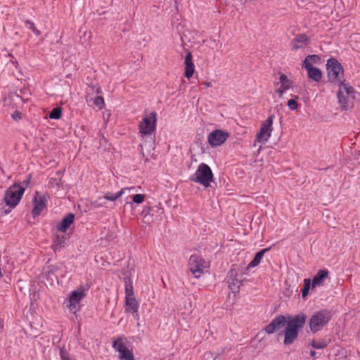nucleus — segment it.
<instances>
[{
	"mask_svg": "<svg viewBox=\"0 0 360 360\" xmlns=\"http://www.w3.org/2000/svg\"><path fill=\"white\" fill-rule=\"evenodd\" d=\"M202 84L204 85L205 87H211V88L214 87L212 82H202Z\"/></svg>",
	"mask_w": 360,
	"mask_h": 360,
	"instance_id": "nucleus-40",
	"label": "nucleus"
},
{
	"mask_svg": "<svg viewBox=\"0 0 360 360\" xmlns=\"http://www.w3.org/2000/svg\"><path fill=\"white\" fill-rule=\"evenodd\" d=\"M330 319L331 314L326 309L314 312L309 320L310 330L314 333L321 330Z\"/></svg>",
	"mask_w": 360,
	"mask_h": 360,
	"instance_id": "nucleus-3",
	"label": "nucleus"
},
{
	"mask_svg": "<svg viewBox=\"0 0 360 360\" xmlns=\"http://www.w3.org/2000/svg\"><path fill=\"white\" fill-rule=\"evenodd\" d=\"M274 117V115H269L267 120L262 124L260 131L257 135V139L259 142L266 141L271 136Z\"/></svg>",
	"mask_w": 360,
	"mask_h": 360,
	"instance_id": "nucleus-10",
	"label": "nucleus"
},
{
	"mask_svg": "<svg viewBox=\"0 0 360 360\" xmlns=\"http://www.w3.org/2000/svg\"><path fill=\"white\" fill-rule=\"evenodd\" d=\"M283 92H284V91H279V93H280L279 96H280V97H281V96H282V95H283Z\"/></svg>",
	"mask_w": 360,
	"mask_h": 360,
	"instance_id": "nucleus-46",
	"label": "nucleus"
},
{
	"mask_svg": "<svg viewBox=\"0 0 360 360\" xmlns=\"http://www.w3.org/2000/svg\"><path fill=\"white\" fill-rule=\"evenodd\" d=\"M12 118L15 120V121H18L19 120H20L22 118V114L21 112H20L19 111L16 110L15 111L13 114H12Z\"/></svg>",
	"mask_w": 360,
	"mask_h": 360,
	"instance_id": "nucleus-39",
	"label": "nucleus"
},
{
	"mask_svg": "<svg viewBox=\"0 0 360 360\" xmlns=\"http://www.w3.org/2000/svg\"><path fill=\"white\" fill-rule=\"evenodd\" d=\"M25 188L15 184L10 186L6 191L4 195L5 203L11 208L15 207L20 202Z\"/></svg>",
	"mask_w": 360,
	"mask_h": 360,
	"instance_id": "nucleus-5",
	"label": "nucleus"
},
{
	"mask_svg": "<svg viewBox=\"0 0 360 360\" xmlns=\"http://www.w3.org/2000/svg\"><path fill=\"white\" fill-rule=\"evenodd\" d=\"M56 174L58 176H60L62 175V172L61 171H58L56 172Z\"/></svg>",
	"mask_w": 360,
	"mask_h": 360,
	"instance_id": "nucleus-45",
	"label": "nucleus"
},
{
	"mask_svg": "<svg viewBox=\"0 0 360 360\" xmlns=\"http://www.w3.org/2000/svg\"><path fill=\"white\" fill-rule=\"evenodd\" d=\"M105 198H104V195L102 197H98L97 200H96L94 202L95 207H103L105 205Z\"/></svg>",
	"mask_w": 360,
	"mask_h": 360,
	"instance_id": "nucleus-37",
	"label": "nucleus"
},
{
	"mask_svg": "<svg viewBox=\"0 0 360 360\" xmlns=\"http://www.w3.org/2000/svg\"><path fill=\"white\" fill-rule=\"evenodd\" d=\"M65 239L64 235H58L51 246L52 250L56 252L61 247L64 246Z\"/></svg>",
	"mask_w": 360,
	"mask_h": 360,
	"instance_id": "nucleus-26",
	"label": "nucleus"
},
{
	"mask_svg": "<svg viewBox=\"0 0 360 360\" xmlns=\"http://www.w3.org/2000/svg\"><path fill=\"white\" fill-rule=\"evenodd\" d=\"M30 176L29 178H27L26 180L23 181V184L26 186H28L30 184Z\"/></svg>",
	"mask_w": 360,
	"mask_h": 360,
	"instance_id": "nucleus-41",
	"label": "nucleus"
},
{
	"mask_svg": "<svg viewBox=\"0 0 360 360\" xmlns=\"http://www.w3.org/2000/svg\"><path fill=\"white\" fill-rule=\"evenodd\" d=\"M157 114L154 112L146 115L139 124V131L142 135H151L155 128Z\"/></svg>",
	"mask_w": 360,
	"mask_h": 360,
	"instance_id": "nucleus-6",
	"label": "nucleus"
},
{
	"mask_svg": "<svg viewBox=\"0 0 360 360\" xmlns=\"http://www.w3.org/2000/svg\"><path fill=\"white\" fill-rule=\"evenodd\" d=\"M96 90V91H98V90H100V88H99V87H98Z\"/></svg>",
	"mask_w": 360,
	"mask_h": 360,
	"instance_id": "nucleus-48",
	"label": "nucleus"
},
{
	"mask_svg": "<svg viewBox=\"0 0 360 360\" xmlns=\"http://www.w3.org/2000/svg\"><path fill=\"white\" fill-rule=\"evenodd\" d=\"M190 180L199 183L205 187H208L213 181V174L211 168L205 163H201L195 174L190 176Z\"/></svg>",
	"mask_w": 360,
	"mask_h": 360,
	"instance_id": "nucleus-4",
	"label": "nucleus"
},
{
	"mask_svg": "<svg viewBox=\"0 0 360 360\" xmlns=\"http://www.w3.org/2000/svg\"><path fill=\"white\" fill-rule=\"evenodd\" d=\"M145 195L143 194H136L133 196V202L136 204H141L144 201Z\"/></svg>",
	"mask_w": 360,
	"mask_h": 360,
	"instance_id": "nucleus-36",
	"label": "nucleus"
},
{
	"mask_svg": "<svg viewBox=\"0 0 360 360\" xmlns=\"http://www.w3.org/2000/svg\"><path fill=\"white\" fill-rule=\"evenodd\" d=\"M229 137V133L221 129L212 131L207 137V141L212 146H218L223 144Z\"/></svg>",
	"mask_w": 360,
	"mask_h": 360,
	"instance_id": "nucleus-11",
	"label": "nucleus"
},
{
	"mask_svg": "<svg viewBox=\"0 0 360 360\" xmlns=\"http://www.w3.org/2000/svg\"><path fill=\"white\" fill-rule=\"evenodd\" d=\"M311 345L315 349H324L327 347V343L325 340L316 341L313 340Z\"/></svg>",
	"mask_w": 360,
	"mask_h": 360,
	"instance_id": "nucleus-32",
	"label": "nucleus"
},
{
	"mask_svg": "<svg viewBox=\"0 0 360 360\" xmlns=\"http://www.w3.org/2000/svg\"><path fill=\"white\" fill-rule=\"evenodd\" d=\"M279 81L281 83V88L279 90H288L290 89H294L297 87L294 81L290 79L288 76L284 74H281L279 77Z\"/></svg>",
	"mask_w": 360,
	"mask_h": 360,
	"instance_id": "nucleus-20",
	"label": "nucleus"
},
{
	"mask_svg": "<svg viewBox=\"0 0 360 360\" xmlns=\"http://www.w3.org/2000/svg\"><path fill=\"white\" fill-rule=\"evenodd\" d=\"M311 286V283L310 278H305L304 280V287L302 290V296L303 298L308 295Z\"/></svg>",
	"mask_w": 360,
	"mask_h": 360,
	"instance_id": "nucleus-29",
	"label": "nucleus"
},
{
	"mask_svg": "<svg viewBox=\"0 0 360 360\" xmlns=\"http://www.w3.org/2000/svg\"><path fill=\"white\" fill-rule=\"evenodd\" d=\"M185 77L188 79L191 78L195 70V65L193 63V56L191 51H188L185 56Z\"/></svg>",
	"mask_w": 360,
	"mask_h": 360,
	"instance_id": "nucleus-16",
	"label": "nucleus"
},
{
	"mask_svg": "<svg viewBox=\"0 0 360 360\" xmlns=\"http://www.w3.org/2000/svg\"><path fill=\"white\" fill-rule=\"evenodd\" d=\"M328 276V271L327 269H320L316 274L314 276L311 283V288H314L316 286L323 285L324 280Z\"/></svg>",
	"mask_w": 360,
	"mask_h": 360,
	"instance_id": "nucleus-17",
	"label": "nucleus"
},
{
	"mask_svg": "<svg viewBox=\"0 0 360 360\" xmlns=\"http://www.w3.org/2000/svg\"><path fill=\"white\" fill-rule=\"evenodd\" d=\"M139 304L135 297H125L126 312H137Z\"/></svg>",
	"mask_w": 360,
	"mask_h": 360,
	"instance_id": "nucleus-21",
	"label": "nucleus"
},
{
	"mask_svg": "<svg viewBox=\"0 0 360 360\" xmlns=\"http://www.w3.org/2000/svg\"><path fill=\"white\" fill-rule=\"evenodd\" d=\"M269 250V248H265V249H263L261 251L258 252L255 255L254 259L249 263L248 268H253V267L257 266L259 264L260 261L262 260L264 253L266 252H267Z\"/></svg>",
	"mask_w": 360,
	"mask_h": 360,
	"instance_id": "nucleus-25",
	"label": "nucleus"
},
{
	"mask_svg": "<svg viewBox=\"0 0 360 360\" xmlns=\"http://www.w3.org/2000/svg\"><path fill=\"white\" fill-rule=\"evenodd\" d=\"M59 270V266L56 265H50L47 267L46 270L43 273V278H51V281L58 280L56 276V272Z\"/></svg>",
	"mask_w": 360,
	"mask_h": 360,
	"instance_id": "nucleus-22",
	"label": "nucleus"
},
{
	"mask_svg": "<svg viewBox=\"0 0 360 360\" xmlns=\"http://www.w3.org/2000/svg\"><path fill=\"white\" fill-rule=\"evenodd\" d=\"M297 98V97H295V98L288 100L287 102V105L292 110H295L297 108V103L296 101Z\"/></svg>",
	"mask_w": 360,
	"mask_h": 360,
	"instance_id": "nucleus-34",
	"label": "nucleus"
},
{
	"mask_svg": "<svg viewBox=\"0 0 360 360\" xmlns=\"http://www.w3.org/2000/svg\"><path fill=\"white\" fill-rule=\"evenodd\" d=\"M32 202L34 203L32 215L34 217H36L40 215L43 210L46 207L47 198L45 195H39V192L36 191Z\"/></svg>",
	"mask_w": 360,
	"mask_h": 360,
	"instance_id": "nucleus-13",
	"label": "nucleus"
},
{
	"mask_svg": "<svg viewBox=\"0 0 360 360\" xmlns=\"http://www.w3.org/2000/svg\"><path fill=\"white\" fill-rule=\"evenodd\" d=\"M307 71V75L309 78L313 79L315 82H319L322 78V72L319 68L314 67L312 65H308L304 67Z\"/></svg>",
	"mask_w": 360,
	"mask_h": 360,
	"instance_id": "nucleus-18",
	"label": "nucleus"
},
{
	"mask_svg": "<svg viewBox=\"0 0 360 360\" xmlns=\"http://www.w3.org/2000/svg\"><path fill=\"white\" fill-rule=\"evenodd\" d=\"M337 97L342 110H347L354 106L356 91H338Z\"/></svg>",
	"mask_w": 360,
	"mask_h": 360,
	"instance_id": "nucleus-7",
	"label": "nucleus"
},
{
	"mask_svg": "<svg viewBox=\"0 0 360 360\" xmlns=\"http://www.w3.org/2000/svg\"><path fill=\"white\" fill-rule=\"evenodd\" d=\"M75 219V215L72 213H69L66 215L57 225V229L59 231L65 232L70 226L73 223Z\"/></svg>",
	"mask_w": 360,
	"mask_h": 360,
	"instance_id": "nucleus-19",
	"label": "nucleus"
},
{
	"mask_svg": "<svg viewBox=\"0 0 360 360\" xmlns=\"http://www.w3.org/2000/svg\"><path fill=\"white\" fill-rule=\"evenodd\" d=\"M60 356L61 360H73L70 357L69 353L64 348L60 349Z\"/></svg>",
	"mask_w": 360,
	"mask_h": 360,
	"instance_id": "nucleus-35",
	"label": "nucleus"
},
{
	"mask_svg": "<svg viewBox=\"0 0 360 360\" xmlns=\"http://www.w3.org/2000/svg\"><path fill=\"white\" fill-rule=\"evenodd\" d=\"M84 296L85 292L84 289H78L72 292L69 297L68 304L67 305L72 312L75 313L77 311L78 304Z\"/></svg>",
	"mask_w": 360,
	"mask_h": 360,
	"instance_id": "nucleus-14",
	"label": "nucleus"
},
{
	"mask_svg": "<svg viewBox=\"0 0 360 360\" xmlns=\"http://www.w3.org/2000/svg\"><path fill=\"white\" fill-rule=\"evenodd\" d=\"M224 352V349H221L220 352L217 354L211 352H205L204 354V360H216L219 354H221Z\"/></svg>",
	"mask_w": 360,
	"mask_h": 360,
	"instance_id": "nucleus-31",
	"label": "nucleus"
},
{
	"mask_svg": "<svg viewBox=\"0 0 360 360\" xmlns=\"http://www.w3.org/2000/svg\"><path fill=\"white\" fill-rule=\"evenodd\" d=\"M326 69L328 81L337 84L339 90H354L352 86L345 83V79H343V67L337 59L329 58L327 60Z\"/></svg>",
	"mask_w": 360,
	"mask_h": 360,
	"instance_id": "nucleus-2",
	"label": "nucleus"
},
{
	"mask_svg": "<svg viewBox=\"0 0 360 360\" xmlns=\"http://www.w3.org/2000/svg\"><path fill=\"white\" fill-rule=\"evenodd\" d=\"M226 281L229 288L233 294L236 295L239 292L241 281L238 280V272L235 269L232 268L229 271Z\"/></svg>",
	"mask_w": 360,
	"mask_h": 360,
	"instance_id": "nucleus-12",
	"label": "nucleus"
},
{
	"mask_svg": "<svg viewBox=\"0 0 360 360\" xmlns=\"http://www.w3.org/2000/svg\"><path fill=\"white\" fill-rule=\"evenodd\" d=\"M205 260L198 255H191L189 259L190 271L195 278H198L203 273V269L205 268Z\"/></svg>",
	"mask_w": 360,
	"mask_h": 360,
	"instance_id": "nucleus-8",
	"label": "nucleus"
},
{
	"mask_svg": "<svg viewBox=\"0 0 360 360\" xmlns=\"http://www.w3.org/2000/svg\"><path fill=\"white\" fill-rule=\"evenodd\" d=\"M320 61V57L318 55H309L303 61L302 67H306L307 63L308 65H312L313 63H317Z\"/></svg>",
	"mask_w": 360,
	"mask_h": 360,
	"instance_id": "nucleus-27",
	"label": "nucleus"
},
{
	"mask_svg": "<svg viewBox=\"0 0 360 360\" xmlns=\"http://www.w3.org/2000/svg\"><path fill=\"white\" fill-rule=\"evenodd\" d=\"M134 297L132 282L129 279L125 282V297Z\"/></svg>",
	"mask_w": 360,
	"mask_h": 360,
	"instance_id": "nucleus-28",
	"label": "nucleus"
},
{
	"mask_svg": "<svg viewBox=\"0 0 360 360\" xmlns=\"http://www.w3.org/2000/svg\"><path fill=\"white\" fill-rule=\"evenodd\" d=\"M25 22L26 25H29V29H30L36 36L41 35L40 30L35 27L34 23L33 22H32L30 20H27Z\"/></svg>",
	"mask_w": 360,
	"mask_h": 360,
	"instance_id": "nucleus-33",
	"label": "nucleus"
},
{
	"mask_svg": "<svg viewBox=\"0 0 360 360\" xmlns=\"http://www.w3.org/2000/svg\"><path fill=\"white\" fill-rule=\"evenodd\" d=\"M131 189H134V188L133 187L124 188H122L120 191L117 192L116 193H112L110 192H107L104 195V198H105L106 200L115 201L117 199L120 198L125 193L126 191H129Z\"/></svg>",
	"mask_w": 360,
	"mask_h": 360,
	"instance_id": "nucleus-23",
	"label": "nucleus"
},
{
	"mask_svg": "<svg viewBox=\"0 0 360 360\" xmlns=\"http://www.w3.org/2000/svg\"><path fill=\"white\" fill-rule=\"evenodd\" d=\"M133 314V316L136 319V320H139V315L138 314V311L137 312H131Z\"/></svg>",
	"mask_w": 360,
	"mask_h": 360,
	"instance_id": "nucleus-43",
	"label": "nucleus"
},
{
	"mask_svg": "<svg viewBox=\"0 0 360 360\" xmlns=\"http://www.w3.org/2000/svg\"><path fill=\"white\" fill-rule=\"evenodd\" d=\"M11 99L15 101L16 102H18V100H20V101L23 100V98L21 97V96L17 94L16 91L11 94Z\"/></svg>",
	"mask_w": 360,
	"mask_h": 360,
	"instance_id": "nucleus-38",
	"label": "nucleus"
},
{
	"mask_svg": "<svg viewBox=\"0 0 360 360\" xmlns=\"http://www.w3.org/2000/svg\"><path fill=\"white\" fill-rule=\"evenodd\" d=\"M50 184H51L52 185H53L54 184L58 185V183L56 181V179H51Z\"/></svg>",
	"mask_w": 360,
	"mask_h": 360,
	"instance_id": "nucleus-42",
	"label": "nucleus"
},
{
	"mask_svg": "<svg viewBox=\"0 0 360 360\" xmlns=\"http://www.w3.org/2000/svg\"><path fill=\"white\" fill-rule=\"evenodd\" d=\"M306 319L307 316L303 313H300L294 317L279 315L266 325L264 330L267 334H272L286 325L283 343L288 345L297 338L298 332L304 327Z\"/></svg>",
	"mask_w": 360,
	"mask_h": 360,
	"instance_id": "nucleus-1",
	"label": "nucleus"
},
{
	"mask_svg": "<svg viewBox=\"0 0 360 360\" xmlns=\"http://www.w3.org/2000/svg\"><path fill=\"white\" fill-rule=\"evenodd\" d=\"M62 109L60 107L53 108L49 113V117L51 119L58 120L61 117Z\"/></svg>",
	"mask_w": 360,
	"mask_h": 360,
	"instance_id": "nucleus-30",
	"label": "nucleus"
},
{
	"mask_svg": "<svg viewBox=\"0 0 360 360\" xmlns=\"http://www.w3.org/2000/svg\"><path fill=\"white\" fill-rule=\"evenodd\" d=\"M112 347L119 352L120 360H134L132 352L126 347L122 338H118L114 340Z\"/></svg>",
	"mask_w": 360,
	"mask_h": 360,
	"instance_id": "nucleus-9",
	"label": "nucleus"
},
{
	"mask_svg": "<svg viewBox=\"0 0 360 360\" xmlns=\"http://www.w3.org/2000/svg\"><path fill=\"white\" fill-rule=\"evenodd\" d=\"M86 101L88 103L92 102V103L95 106L98 107L99 109H103L105 107L104 99L101 96H98V95H96L94 96H93V95L91 96H89L86 98Z\"/></svg>",
	"mask_w": 360,
	"mask_h": 360,
	"instance_id": "nucleus-24",
	"label": "nucleus"
},
{
	"mask_svg": "<svg viewBox=\"0 0 360 360\" xmlns=\"http://www.w3.org/2000/svg\"><path fill=\"white\" fill-rule=\"evenodd\" d=\"M309 43V38L305 34L297 35L291 41L292 50L302 49Z\"/></svg>",
	"mask_w": 360,
	"mask_h": 360,
	"instance_id": "nucleus-15",
	"label": "nucleus"
},
{
	"mask_svg": "<svg viewBox=\"0 0 360 360\" xmlns=\"http://www.w3.org/2000/svg\"><path fill=\"white\" fill-rule=\"evenodd\" d=\"M9 56L13 58V55L11 53H9Z\"/></svg>",
	"mask_w": 360,
	"mask_h": 360,
	"instance_id": "nucleus-47",
	"label": "nucleus"
},
{
	"mask_svg": "<svg viewBox=\"0 0 360 360\" xmlns=\"http://www.w3.org/2000/svg\"><path fill=\"white\" fill-rule=\"evenodd\" d=\"M316 354V352H315V351H311V352H310V356H315Z\"/></svg>",
	"mask_w": 360,
	"mask_h": 360,
	"instance_id": "nucleus-44",
	"label": "nucleus"
}]
</instances>
